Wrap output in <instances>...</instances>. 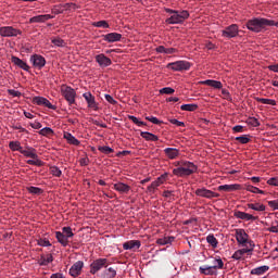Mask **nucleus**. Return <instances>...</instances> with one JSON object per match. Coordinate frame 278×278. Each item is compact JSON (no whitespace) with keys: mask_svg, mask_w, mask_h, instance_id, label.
I'll use <instances>...</instances> for the list:
<instances>
[{"mask_svg":"<svg viewBox=\"0 0 278 278\" xmlns=\"http://www.w3.org/2000/svg\"><path fill=\"white\" fill-rule=\"evenodd\" d=\"M245 27L250 31H254V34H260V31H264L267 27H278V22L264 17H254L247 22Z\"/></svg>","mask_w":278,"mask_h":278,"instance_id":"nucleus-1","label":"nucleus"},{"mask_svg":"<svg viewBox=\"0 0 278 278\" xmlns=\"http://www.w3.org/2000/svg\"><path fill=\"white\" fill-rule=\"evenodd\" d=\"M176 166L178 167L173 169V175L176 177H190V175H194L199 169V167L190 161H179L176 163Z\"/></svg>","mask_w":278,"mask_h":278,"instance_id":"nucleus-2","label":"nucleus"},{"mask_svg":"<svg viewBox=\"0 0 278 278\" xmlns=\"http://www.w3.org/2000/svg\"><path fill=\"white\" fill-rule=\"evenodd\" d=\"M165 12H167V14H172L170 17H168L165 21L167 25H181L184 21H187V18H190V13L186 10L177 11L172 9H165Z\"/></svg>","mask_w":278,"mask_h":278,"instance_id":"nucleus-3","label":"nucleus"},{"mask_svg":"<svg viewBox=\"0 0 278 278\" xmlns=\"http://www.w3.org/2000/svg\"><path fill=\"white\" fill-rule=\"evenodd\" d=\"M235 238L240 247H247L248 244H250V247H255V242L249 239V233L242 228L235 229Z\"/></svg>","mask_w":278,"mask_h":278,"instance_id":"nucleus-4","label":"nucleus"},{"mask_svg":"<svg viewBox=\"0 0 278 278\" xmlns=\"http://www.w3.org/2000/svg\"><path fill=\"white\" fill-rule=\"evenodd\" d=\"M61 94L64 97L65 101H67L68 105H74L75 99H77V91H75V89L71 86L62 85Z\"/></svg>","mask_w":278,"mask_h":278,"instance_id":"nucleus-5","label":"nucleus"},{"mask_svg":"<svg viewBox=\"0 0 278 278\" xmlns=\"http://www.w3.org/2000/svg\"><path fill=\"white\" fill-rule=\"evenodd\" d=\"M110 266V260L108 258H97L90 264V274L97 275L102 268H108Z\"/></svg>","mask_w":278,"mask_h":278,"instance_id":"nucleus-6","label":"nucleus"},{"mask_svg":"<svg viewBox=\"0 0 278 278\" xmlns=\"http://www.w3.org/2000/svg\"><path fill=\"white\" fill-rule=\"evenodd\" d=\"M21 34H23V31L13 26L0 27V36H2V38H16V36H21Z\"/></svg>","mask_w":278,"mask_h":278,"instance_id":"nucleus-7","label":"nucleus"},{"mask_svg":"<svg viewBox=\"0 0 278 278\" xmlns=\"http://www.w3.org/2000/svg\"><path fill=\"white\" fill-rule=\"evenodd\" d=\"M239 34H240V28L238 27V24H232L222 30V37L228 38V40L231 38H237Z\"/></svg>","mask_w":278,"mask_h":278,"instance_id":"nucleus-8","label":"nucleus"},{"mask_svg":"<svg viewBox=\"0 0 278 278\" xmlns=\"http://www.w3.org/2000/svg\"><path fill=\"white\" fill-rule=\"evenodd\" d=\"M167 68L170 71L181 72L190 71V62L188 61H176L167 64Z\"/></svg>","mask_w":278,"mask_h":278,"instance_id":"nucleus-9","label":"nucleus"},{"mask_svg":"<svg viewBox=\"0 0 278 278\" xmlns=\"http://www.w3.org/2000/svg\"><path fill=\"white\" fill-rule=\"evenodd\" d=\"M168 180V173L162 174L160 177L156 178L150 186H148V192H151L152 194L164 184Z\"/></svg>","mask_w":278,"mask_h":278,"instance_id":"nucleus-10","label":"nucleus"},{"mask_svg":"<svg viewBox=\"0 0 278 278\" xmlns=\"http://www.w3.org/2000/svg\"><path fill=\"white\" fill-rule=\"evenodd\" d=\"M195 194L197 197H202L203 199H218V197H220L219 193H216L205 188L197 189Z\"/></svg>","mask_w":278,"mask_h":278,"instance_id":"nucleus-11","label":"nucleus"},{"mask_svg":"<svg viewBox=\"0 0 278 278\" xmlns=\"http://www.w3.org/2000/svg\"><path fill=\"white\" fill-rule=\"evenodd\" d=\"M30 63L33 64L34 68H45V65L47 64V60L45 56L40 54H33L30 56Z\"/></svg>","mask_w":278,"mask_h":278,"instance_id":"nucleus-12","label":"nucleus"},{"mask_svg":"<svg viewBox=\"0 0 278 278\" xmlns=\"http://www.w3.org/2000/svg\"><path fill=\"white\" fill-rule=\"evenodd\" d=\"M33 103L35 105H43L45 108H48L49 110H56L55 105L51 104V102L45 97H34Z\"/></svg>","mask_w":278,"mask_h":278,"instance_id":"nucleus-13","label":"nucleus"},{"mask_svg":"<svg viewBox=\"0 0 278 278\" xmlns=\"http://www.w3.org/2000/svg\"><path fill=\"white\" fill-rule=\"evenodd\" d=\"M83 97L87 102L88 108H90V110H94L96 112L97 110H99V104L97 103V100L94 99V96H92L91 92H85Z\"/></svg>","mask_w":278,"mask_h":278,"instance_id":"nucleus-14","label":"nucleus"},{"mask_svg":"<svg viewBox=\"0 0 278 278\" xmlns=\"http://www.w3.org/2000/svg\"><path fill=\"white\" fill-rule=\"evenodd\" d=\"M96 62L99 64V66H101V68L112 66V59L108 58L103 53L96 55Z\"/></svg>","mask_w":278,"mask_h":278,"instance_id":"nucleus-15","label":"nucleus"},{"mask_svg":"<svg viewBox=\"0 0 278 278\" xmlns=\"http://www.w3.org/2000/svg\"><path fill=\"white\" fill-rule=\"evenodd\" d=\"M83 268H84V262L77 261L76 263H74L70 268L71 277H79V275H81Z\"/></svg>","mask_w":278,"mask_h":278,"instance_id":"nucleus-16","label":"nucleus"},{"mask_svg":"<svg viewBox=\"0 0 278 278\" xmlns=\"http://www.w3.org/2000/svg\"><path fill=\"white\" fill-rule=\"evenodd\" d=\"M142 243H140V240H130L125 243H123L124 251H138Z\"/></svg>","mask_w":278,"mask_h":278,"instance_id":"nucleus-17","label":"nucleus"},{"mask_svg":"<svg viewBox=\"0 0 278 278\" xmlns=\"http://www.w3.org/2000/svg\"><path fill=\"white\" fill-rule=\"evenodd\" d=\"M235 218H239L240 220H257V216H253L252 214L241 212V211H236L233 213Z\"/></svg>","mask_w":278,"mask_h":278,"instance_id":"nucleus-18","label":"nucleus"},{"mask_svg":"<svg viewBox=\"0 0 278 278\" xmlns=\"http://www.w3.org/2000/svg\"><path fill=\"white\" fill-rule=\"evenodd\" d=\"M102 38L105 42H121V38H123V35L118 33H110L106 35H102Z\"/></svg>","mask_w":278,"mask_h":278,"instance_id":"nucleus-19","label":"nucleus"},{"mask_svg":"<svg viewBox=\"0 0 278 278\" xmlns=\"http://www.w3.org/2000/svg\"><path fill=\"white\" fill-rule=\"evenodd\" d=\"M113 188H114V190H116V192H121V194H128L129 190H131V187L124 182L114 184Z\"/></svg>","mask_w":278,"mask_h":278,"instance_id":"nucleus-20","label":"nucleus"},{"mask_svg":"<svg viewBox=\"0 0 278 278\" xmlns=\"http://www.w3.org/2000/svg\"><path fill=\"white\" fill-rule=\"evenodd\" d=\"M11 62L13 64H15V66H18V68H22L23 71L29 72V66L27 65V63H25V61L21 60L17 56H12L11 58Z\"/></svg>","mask_w":278,"mask_h":278,"instance_id":"nucleus-21","label":"nucleus"},{"mask_svg":"<svg viewBox=\"0 0 278 278\" xmlns=\"http://www.w3.org/2000/svg\"><path fill=\"white\" fill-rule=\"evenodd\" d=\"M164 153L168 160H177L179 157V149L177 148H166Z\"/></svg>","mask_w":278,"mask_h":278,"instance_id":"nucleus-22","label":"nucleus"},{"mask_svg":"<svg viewBox=\"0 0 278 278\" xmlns=\"http://www.w3.org/2000/svg\"><path fill=\"white\" fill-rule=\"evenodd\" d=\"M50 18H53V15L51 14H45V15H37L29 18V23H47V21H50Z\"/></svg>","mask_w":278,"mask_h":278,"instance_id":"nucleus-23","label":"nucleus"},{"mask_svg":"<svg viewBox=\"0 0 278 278\" xmlns=\"http://www.w3.org/2000/svg\"><path fill=\"white\" fill-rule=\"evenodd\" d=\"M268 270H270V267L268 265H263V266L253 268L250 271V275H256L257 277H260L262 275H266V273H268Z\"/></svg>","mask_w":278,"mask_h":278,"instance_id":"nucleus-24","label":"nucleus"},{"mask_svg":"<svg viewBox=\"0 0 278 278\" xmlns=\"http://www.w3.org/2000/svg\"><path fill=\"white\" fill-rule=\"evenodd\" d=\"M63 138L67 140L68 144H73L74 147H79V144H81L79 139L75 138L71 132H64Z\"/></svg>","mask_w":278,"mask_h":278,"instance_id":"nucleus-25","label":"nucleus"},{"mask_svg":"<svg viewBox=\"0 0 278 278\" xmlns=\"http://www.w3.org/2000/svg\"><path fill=\"white\" fill-rule=\"evenodd\" d=\"M199 273L201 275H206V276L216 275V267H212V266H207V265L200 266Z\"/></svg>","mask_w":278,"mask_h":278,"instance_id":"nucleus-26","label":"nucleus"},{"mask_svg":"<svg viewBox=\"0 0 278 278\" xmlns=\"http://www.w3.org/2000/svg\"><path fill=\"white\" fill-rule=\"evenodd\" d=\"M217 190L219 192H235V190H240V185H222Z\"/></svg>","mask_w":278,"mask_h":278,"instance_id":"nucleus-27","label":"nucleus"},{"mask_svg":"<svg viewBox=\"0 0 278 278\" xmlns=\"http://www.w3.org/2000/svg\"><path fill=\"white\" fill-rule=\"evenodd\" d=\"M22 155H25V157H31V160H38V154L36 153V149L34 148H28V149H25L21 150Z\"/></svg>","mask_w":278,"mask_h":278,"instance_id":"nucleus-28","label":"nucleus"},{"mask_svg":"<svg viewBox=\"0 0 278 278\" xmlns=\"http://www.w3.org/2000/svg\"><path fill=\"white\" fill-rule=\"evenodd\" d=\"M202 84L204 86H210L211 88H215L216 90H220L223 88V83H220L218 80L207 79V80L202 81Z\"/></svg>","mask_w":278,"mask_h":278,"instance_id":"nucleus-29","label":"nucleus"},{"mask_svg":"<svg viewBox=\"0 0 278 278\" xmlns=\"http://www.w3.org/2000/svg\"><path fill=\"white\" fill-rule=\"evenodd\" d=\"M140 136L144 140H148L149 142H157V140H160V138H157L156 135L148 132V131H141Z\"/></svg>","mask_w":278,"mask_h":278,"instance_id":"nucleus-30","label":"nucleus"},{"mask_svg":"<svg viewBox=\"0 0 278 278\" xmlns=\"http://www.w3.org/2000/svg\"><path fill=\"white\" fill-rule=\"evenodd\" d=\"M55 238L58 240V242L60 244H62L63 247H68V239L66 238L65 235H63V232L61 231H55Z\"/></svg>","mask_w":278,"mask_h":278,"instance_id":"nucleus-31","label":"nucleus"},{"mask_svg":"<svg viewBox=\"0 0 278 278\" xmlns=\"http://www.w3.org/2000/svg\"><path fill=\"white\" fill-rule=\"evenodd\" d=\"M62 8L63 9H61L59 11H54V13L62 14V12H64V10L70 11V12H74L79 7H77V4H75V3H65Z\"/></svg>","mask_w":278,"mask_h":278,"instance_id":"nucleus-32","label":"nucleus"},{"mask_svg":"<svg viewBox=\"0 0 278 278\" xmlns=\"http://www.w3.org/2000/svg\"><path fill=\"white\" fill-rule=\"evenodd\" d=\"M53 262V255L48 254V255H41L39 258V265L40 266H49Z\"/></svg>","mask_w":278,"mask_h":278,"instance_id":"nucleus-33","label":"nucleus"},{"mask_svg":"<svg viewBox=\"0 0 278 278\" xmlns=\"http://www.w3.org/2000/svg\"><path fill=\"white\" fill-rule=\"evenodd\" d=\"M101 277L102 278H114V277H116V269H114V267L105 268V270L102 271Z\"/></svg>","mask_w":278,"mask_h":278,"instance_id":"nucleus-34","label":"nucleus"},{"mask_svg":"<svg viewBox=\"0 0 278 278\" xmlns=\"http://www.w3.org/2000/svg\"><path fill=\"white\" fill-rule=\"evenodd\" d=\"M212 267H215V273L216 270H223L225 268V263L223 262V258H214Z\"/></svg>","mask_w":278,"mask_h":278,"instance_id":"nucleus-35","label":"nucleus"},{"mask_svg":"<svg viewBox=\"0 0 278 278\" xmlns=\"http://www.w3.org/2000/svg\"><path fill=\"white\" fill-rule=\"evenodd\" d=\"M249 210H254V212H266V206L260 203H250L248 204Z\"/></svg>","mask_w":278,"mask_h":278,"instance_id":"nucleus-36","label":"nucleus"},{"mask_svg":"<svg viewBox=\"0 0 278 278\" xmlns=\"http://www.w3.org/2000/svg\"><path fill=\"white\" fill-rule=\"evenodd\" d=\"M175 240V237H164L156 240V244L164 247L166 244H170Z\"/></svg>","mask_w":278,"mask_h":278,"instance_id":"nucleus-37","label":"nucleus"},{"mask_svg":"<svg viewBox=\"0 0 278 278\" xmlns=\"http://www.w3.org/2000/svg\"><path fill=\"white\" fill-rule=\"evenodd\" d=\"M180 110H182V112H195V110H199V105L198 104H182L180 106Z\"/></svg>","mask_w":278,"mask_h":278,"instance_id":"nucleus-38","label":"nucleus"},{"mask_svg":"<svg viewBox=\"0 0 278 278\" xmlns=\"http://www.w3.org/2000/svg\"><path fill=\"white\" fill-rule=\"evenodd\" d=\"M206 242L213 248L216 249L218 247V239L214 237V235H208L206 237Z\"/></svg>","mask_w":278,"mask_h":278,"instance_id":"nucleus-39","label":"nucleus"},{"mask_svg":"<svg viewBox=\"0 0 278 278\" xmlns=\"http://www.w3.org/2000/svg\"><path fill=\"white\" fill-rule=\"evenodd\" d=\"M257 103H263L264 105H277V101L273 99H266V98H255Z\"/></svg>","mask_w":278,"mask_h":278,"instance_id":"nucleus-40","label":"nucleus"},{"mask_svg":"<svg viewBox=\"0 0 278 278\" xmlns=\"http://www.w3.org/2000/svg\"><path fill=\"white\" fill-rule=\"evenodd\" d=\"M235 140L237 142H240V144H249V142H251V138L249 135H242V136L236 137Z\"/></svg>","mask_w":278,"mask_h":278,"instance_id":"nucleus-41","label":"nucleus"},{"mask_svg":"<svg viewBox=\"0 0 278 278\" xmlns=\"http://www.w3.org/2000/svg\"><path fill=\"white\" fill-rule=\"evenodd\" d=\"M62 233L65 236V238L67 240L75 236V233H73V228H71V227H63L62 228Z\"/></svg>","mask_w":278,"mask_h":278,"instance_id":"nucleus-42","label":"nucleus"},{"mask_svg":"<svg viewBox=\"0 0 278 278\" xmlns=\"http://www.w3.org/2000/svg\"><path fill=\"white\" fill-rule=\"evenodd\" d=\"M9 147L11 149V151H23V147H21V143L18 141H11L9 143Z\"/></svg>","mask_w":278,"mask_h":278,"instance_id":"nucleus-43","label":"nucleus"},{"mask_svg":"<svg viewBox=\"0 0 278 278\" xmlns=\"http://www.w3.org/2000/svg\"><path fill=\"white\" fill-rule=\"evenodd\" d=\"M98 151H100V153H104V155H110V153L114 152V149L108 146H100L98 147Z\"/></svg>","mask_w":278,"mask_h":278,"instance_id":"nucleus-44","label":"nucleus"},{"mask_svg":"<svg viewBox=\"0 0 278 278\" xmlns=\"http://www.w3.org/2000/svg\"><path fill=\"white\" fill-rule=\"evenodd\" d=\"M26 190L30 194H37L38 197H39V194H42V192H43V190L38 187H26Z\"/></svg>","mask_w":278,"mask_h":278,"instance_id":"nucleus-45","label":"nucleus"},{"mask_svg":"<svg viewBox=\"0 0 278 278\" xmlns=\"http://www.w3.org/2000/svg\"><path fill=\"white\" fill-rule=\"evenodd\" d=\"M241 247H243V249L238 250V251H239V253H241L242 256H243L244 254H247V253H252L253 249H255V247H251V244L241 245Z\"/></svg>","mask_w":278,"mask_h":278,"instance_id":"nucleus-46","label":"nucleus"},{"mask_svg":"<svg viewBox=\"0 0 278 278\" xmlns=\"http://www.w3.org/2000/svg\"><path fill=\"white\" fill-rule=\"evenodd\" d=\"M245 123L251 127H260V121H257L255 117H249Z\"/></svg>","mask_w":278,"mask_h":278,"instance_id":"nucleus-47","label":"nucleus"},{"mask_svg":"<svg viewBox=\"0 0 278 278\" xmlns=\"http://www.w3.org/2000/svg\"><path fill=\"white\" fill-rule=\"evenodd\" d=\"M93 27H102L103 29H109L110 24L108 23V21H99L93 23Z\"/></svg>","mask_w":278,"mask_h":278,"instance_id":"nucleus-48","label":"nucleus"},{"mask_svg":"<svg viewBox=\"0 0 278 278\" xmlns=\"http://www.w3.org/2000/svg\"><path fill=\"white\" fill-rule=\"evenodd\" d=\"M50 173L53 177H62V170L58 166L50 167Z\"/></svg>","mask_w":278,"mask_h":278,"instance_id":"nucleus-49","label":"nucleus"},{"mask_svg":"<svg viewBox=\"0 0 278 278\" xmlns=\"http://www.w3.org/2000/svg\"><path fill=\"white\" fill-rule=\"evenodd\" d=\"M128 119L132 121L135 123V125H138V127H142V126L147 125L144 122H141L140 119H138V117H136L134 115H129Z\"/></svg>","mask_w":278,"mask_h":278,"instance_id":"nucleus-50","label":"nucleus"},{"mask_svg":"<svg viewBox=\"0 0 278 278\" xmlns=\"http://www.w3.org/2000/svg\"><path fill=\"white\" fill-rule=\"evenodd\" d=\"M40 136H53V129L49 127H45L41 130H39Z\"/></svg>","mask_w":278,"mask_h":278,"instance_id":"nucleus-51","label":"nucleus"},{"mask_svg":"<svg viewBox=\"0 0 278 278\" xmlns=\"http://www.w3.org/2000/svg\"><path fill=\"white\" fill-rule=\"evenodd\" d=\"M146 121L153 123V125H163L164 124V122L157 119V117H154V116H147Z\"/></svg>","mask_w":278,"mask_h":278,"instance_id":"nucleus-52","label":"nucleus"},{"mask_svg":"<svg viewBox=\"0 0 278 278\" xmlns=\"http://www.w3.org/2000/svg\"><path fill=\"white\" fill-rule=\"evenodd\" d=\"M245 190L248 192H252L253 194H257V192H260V188L254 187L253 185H245Z\"/></svg>","mask_w":278,"mask_h":278,"instance_id":"nucleus-53","label":"nucleus"},{"mask_svg":"<svg viewBox=\"0 0 278 278\" xmlns=\"http://www.w3.org/2000/svg\"><path fill=\"white\" fill-rule=\"evenodd\" d=\"M161 94H174L175 93V89L170 88V87H164L160 90Z\"/></svg>","mask_w":278,"mask_h":278,"instance_id":"nucleus-54","label":"nucleus"},{"mask_svg":"<svg viewBox=\"0 0 278 278\" xmlns=\"http://www.w3.org/2000/svg\"><path fill=\"white\" fill-rule=\"evenodd\" d=\"M51 42L54 47H64V40L62 38H54Z\"/></svg>","mask_w":278,"mask_h":278,"instance_id":"nucleus-55","label":"nucleus"},{"mask_svg":"<svg viewBox=\"0 0 278 278\" xmlns=\"http://www.w3.org/2000/svg\"><path fill=\"white\" fill-rule=\"evenodd\" d=\"M27 164H29L30 166H40L42 164V161H40L37 157V159L28 160Z\"/></svg>","mask_w":278,"mask_h":278,"instance_id":"nucleus-56","label":"nucleus"},{"mask_svg":"<svg viewBox=\"0 0 278 278\" xmlns=\"http://www.w3.org/2000/svg\"><path fill=\"white\" fill-rule=\"evenodd\" d=\"M168 121H169V123H172V125H176V127H186V124L184 122L178 121V119L170 118Z\"/></svg>","mask_w":278,"mask_h":278,"instance_id":"nucleus-57","label":"nucleus"},{"mask_svg":"<svg viewBox=\"0 0 278 278\" xmlns=\"http://www.w3.org/2000/svg\"><path fill=\"white\" fill-rule=\"evenodd\" d=\"M38 245L39 247H51V242L47 239H39L38 240Z\"/></svg>","mask_w":278,"mask_h":278,"instance_id":"nucleus-58","label":"nucleus"},{"mask_svg":"<svg viewBox=\"0 0 278 278\" xmlns=\"http://www.w3.org/2000/svg\"><path fill=\"white\" fill-rule=\"evenodd\" d=\"M104 99L108 101V103H111V105H116L118 103L114 98L110 94H104Z\"/></svg>","mask_w":278,"mask_h":278,"instance_id":"nucleus-59","label":"nucleus"},{"mask_svg":"<svg viewBox=\"0 0 278 278\" xmlns=\"http://www.w3.org/2000/svg\"><path fill=\"white\" fill-rule=\"evenodd\" d=\"M268 186H276L278 187V177H273L267 180Z\"/></svg>","mask_w":278,"mask_h":278,"instance_id":"nucleus-60","label":"nucleus"},{"mask_svg":"<svg viewBox=\"0 0 278 278\" xmlns=\"http://www.w3.org/2000/svg\"><path fill=\"white\" fill-rule=\"evenodd\" d=\"M222 94H223L224 99H226L227 101H229L231 99V93H229V90H227V89H222Z\"/></svg>","mask_w":278,"mask_h":278,"instance_id":"nucleus-61","label":"nucleus"},{"mask_svg":"<svg viewBox=\"0 0 278 278\" xmlns=\"http://www.w3.org/2000/svg\"><path fill=\"white\" fill-rule=\"evenodd\" d=\"M8 94H10L11 97H21V91H16L14 89H8Z\"/></svg>","mask_w":278,"mask_h":278,"instance_id":"nucleus-62","label":"nucleus"},{"mask_svg":"<svg viewBox=\"0 0 278 278\" xmlns=\"http://www.w3.org/2000/svg\"><path fill=\"white\" fill-rule=\"evenodd\" d=\"M269 207L273 210H278V200H273L268 202Z\"/></svg>","mask_w":278,"mask_h":278,"instance_id":"nucleus-63","label":"nucleus"},{"mask_svg":"<svg viewBox=\"0 0 278 278\" xmlns=\"http://www.w3.org/2000/svg\"><path fill=\"white\" fill-rule=\"evenodd\" d=\"M269 71H273V73H278V63L274 64V65H269L268 66Z\"/></svg>","mask_w":278,"mask_h":278,"instance_id":"nucleus-64","label":"nucleus"}]
</instances>
